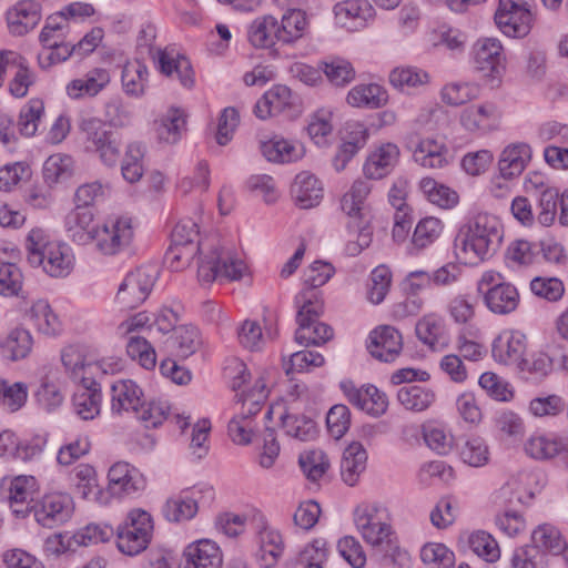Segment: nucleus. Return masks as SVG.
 Masks as SVG:
<instances>
[{
    "label": "nucleus",
    "mask_w": 568,
    "mask_h": 568,
    "mask_svg": "<svg viewBox=\"0 0 568 568\" xmlns=\"http://www.w3.org/2000/svg\"><path fill=\"white\" fill-rule=\"evenodd\" d=\"M367 454L361 443L354 442L349 444L344 453L341 462V475L348 486H354L359 475L366 468Z\"/></svg>",
    "instance_id": "46"
},
{
    "label": "nucleus",
    "mask_w": 568,
    "mask_h": 568,
    "mask_svg": "<svg viewBox=\"0 0 568 568\" xmlns=\"http://www.w3.org/2000/svg\"><path fill=\"white\" fill-rule=\"evenodd\" d=\"M532 0H499L495 22L507 37L523 38L532 27Z\"/></svg>",
    "instance_id": "12"
},
{
    "label": "nucleus",
    "mask_w": 568,
    "mask_h": 568,
    "mask_svg": "<svg viewBox=\"0 0 568 568\" xmlns=\"http://www.w3.org/2000/svg\"><path fill=\"white\" fill-rule=\"evenodd\" d=\"M473 62L476 71L481 73L483 80L490 89L501 84L506 71V58L499 40L494 38L477 40L473 47Z\"/></svg>",
    "instance_id": "11"
},
{
    "label": "nucleus",
    "mask_w": 568,
    "mask_h": 568,
    "mask_svg": "<svg viewBox=\"0 0 568 568\" xmlns=\"http://www.w3.org/2000/svg\"><path fill=\"white\" fill-rule=\"evenodd\" d=\"M70 488L83 501L100 506H111V495L100 481L97 468L89 463H80L69 475Z\"/></svg>",
    "instance_id": "13"
},
{
    "label": "nucleus",
    "mask_w": 568,
    "mask_h": 568,
    "mask_svg": "<svg viewBox=\"0 0 568 568\" xmlns=\"http://www.w3.org/2000/svg\"><path fill=\"white\" fill-rule=\"evenodd\" d=\"M399 155L398 148L393 143H385L377 148L367 158L363 171L368 180H379L392 170Z\"/></svg>",
    "instance_id": "41"
},
{
    "label": "nucleus",
    "mask_w": 568,
    "mask_h": 568,
    "mask_svg": "<svg viewBox=\"0 0 568 568\" xmlns=\"http://www.w3.org/2000/svg\"><path fill=\"white\" fill-rule=\"evenodd\" d=\"M260 151L267 161L282 164L300 161L305 155V148L301 142L281 135L261 139Z\"/></svg>",
    "instance_id": "28"
},
{
    "label": "nucleus",
    "mask_w": 568,
    "mask_h": 568,
    "mask_svg": "<svg viewBox=\"0 0 568 568\" xmlns=\"http://www.w3.org/2000/svg\"><path fill=\"white\" fill-rule=\"evenodd\" d=\"M101 222H97L89 207L75 206L65 217L64 227L68 236L77 245H95Z\"/></svg>",
    "instance_id": "22"
},
{
    "label": "nucleus",
    "mask_w": 568,
    "mask_h": 568,
    "mask_svg": "<svg viewBox=\"0 0 568 568\" xmlns=\"http://www.w3.org/2000/svg\"><path fill=\"white\" fill-rule=\"evenodd\" d=\"M44 115V102L41 99H30L20 110L18 129L22 136L32 138L37 134Z\"/></svg>",
    "instance_id": "56"
},
{
    "label": "nucleus",
    "mask_w": 568,
    "mask_h": 568,
    "mask_svg": "<svg viewBox=\"0 0 568 568\" xmlns=\"http://www.w3.org/2000/svg\"><path fill=\"white\" fill-rule=\"evenodd\" d=\"M28 264L53 280L69 277L77 265L72 246L54 235L49 229L33 226L24 240Z\"/></svg>",
    "instance_id": "2"
},
{
    "label": "nucleus",
    "mask_w": 568,
    "mask_h": 568,
    "mask_svg": "<svg viewBox=\"0 0 568 568\" xmlns=\"http://www.w3.org/2000/svg\"><path fill=\"white\" fill-rule=\"evenodd\" d=\"M195 254H199L197 280L203 286L212 284L215 280L237 281L247 270L244 258L225 247L216 234L204 236L193 246L176 245L172 242L165 262L171 270L181 271L190 264Z\"/></svg>",
    "instance_id": "1"
},
{
    "label": "nucleus",
    "mask_w": 568,
    "mask_h": 568,
    "mask_svg": "<svg viewBox=\"0 0 568 568\" xmlns=\"http://www.w3.org/2000/svg\"><path fill=\"white\" fill-rule=\"evenodd\" d=\"M384 508L378 503H362L354 510L357 530L372 546H381L389 541L392 527L384 520Z\"/></svg>",
    "instance_id": "14"
},
{
    "label": "nucleus",
    "mask_w": 568,
    "mask_h": 568,
    "mask_svg": "<svg viewBox=\"0 0 568 568\" xmlns=\"http://www.w3.org/2000/svg\"><path fill=\"white\" fill-rule=\"evenodd\" d=\"M30 514L43 528L62 527L72 520L75 514V501L67 491H49L31 506Z\"/></svg>",
    "instance_id": "9"
},
{
    "label": "nucleus",
    "mask_w": 568,
    "mask_h": 568,
    "mask_svg": "<svg viewBox=\"0 0 568 568\" xmlns=\"http://www.w3.org/2000/svg\"><path fill=\"white\" fill-rule=\"evenodd\" d=\"M526 336L519 331H504L493 342V358L503 365H516L524 369L528 364L524 359Z\"/></svg>",
    "instance_id": "23"
},
{
    "label": "nucleus",
    "mask_w": 568,
    "mask_h": 568,
    "mask_svg": "<svg viewBox=\"0 0 568 568\" xmlns=\"http://www.w3.org/2000/svg\"><path fill=\"white\" fill-rule=\"evenodd\" d=\"M346 100L354 108L378 109L386 104L388 94L376 83L358 84L351 89Z\"/></svg>",
    "instance_id": "47"
},
{
    "label": "nucleus",
    "mask_w": 568,
    "mask_h": 568,
    "mask_svg": "<svg viewBox=\"0 0 568 568\" xmlns=\"http://www.w3.org/2000/svg\"><path fill=\"white\" fill-rule=\"evenodd\" d=\"M223 551L210 538H201L187 544L181 555L179 568H222Z\"/></svg>",
    "instance_id": "20"
},
{
    "label": "nucleus",
    "mask_w": 568,
    "mask_h": 568,
    "mask_svg": "<svg viewBox=\"0 0 568 568\" xmlns=\"http://www.w3.org/2000/svg\"><path fill=\"white\" fill-rule=\"evenodd\" d=\"M341 386L348 402L358 409L373 416H381L387 410V396L375 386L358 388L351 382H344Z\"/></svg>",
    "instance_id": "27"
},
{
    "label": "nucleus",
    "mask_w": 568,
    "mask_h": 568,
    "mask_svg": "<svg viewBox=\"0 0 568 568\" xmlns=\"http://www.w3.org/2000/svg\"><path fill=\"white\" fill-rule=\"evenodd\" d=\"M414 161L425 169H443L449 163V151L442 139L427 136L412 146Z\"/></svg>",
    "instance_id": "35"
},
{
    "label": "nucleus",
    "mask_w": 568,
    "mask_h": 568,
    "mask_svg": "<svg viewBox=\"0 0 568 568\" xmlns=\"http://www.w3.org/2000/svg\"><path fill=\"white\" fill-rule=\"evenodd\" d=\"M153 60L161 74L178 80L183 88L189 90L195 85V72L191 61L178 49L173 47L159 49Z\"/></svg>",
    "instance_id": "17"
},
{
    "label": "nucleus",
    "mask_w": 568,
    "mask_h": 568,
    "mask_svg": "<svg viewBox=\"0 0 568 568\" xmlns=\"http://www.w3.org/2000/svg\"><path fill=\"white\" fill-rule=\"evenodd\" d=\"M75 172L74 159L65 153H53L42 165V178L50 187L69 182Z\"/></svg>",
    "instance_id": "40"
},
{
    "label": "nucleus",
    "mask_w": 568,
    "mask_h": 568,
    "mask_svg": "<svg viewBox=\"0 0 568 568\" xmlns=\"http://www.w3.org/2000/svg\"><path fill=\"white\" fill-rule=\"evenodd\" d=\"M158 272L155 267L143 265L125 274L119 284L114 303L120 310H133L143 304L149 297Z\"/></svg>",
    "instance_id": "10"
},
{
    "label": "nucleus",
    "mask_w": 568,
    "mask_h": 568,
    "mask_svg": "<svg viewBox=\"0 0 568 568\" xmlns=\"http://www.w3.org/2000/svg\"><path fill=\"white\" fill-rule=\"evenodd\" d=\"M79 131L83 136L84 151L90 154L97 153L116 138L111 130L106 129V124L101 118L92 115L80 119Z\"/></svg>",
    "instance_id": "38"
},
{
    "label": "nucleus",
    "mask_w": 568,
    "mask_h": 568,
    "mask_svg": "<svg viewBox=\"0 0 568 568\" xmlns=\"http://www.w3.org/2000/svg\"><path fill=\"white\" fill-rule=\"evenodd\" d=\"M144 393L133 379H118L111 385V414L135 413L142 405Z\"/></svg>",
    "instance_id": "30"
},
{
    "label": "nucleus",
    "mask_w": 568,
    "mask_h": 568,
    "mask_svg": "<svg viewBox=\"0 0 568 568\" xmlns=\"http://www.w3.org/2000/svg\"><path fill=\"white\" fill-rule=\"evenodd\" d=\"M6 489L11 514L16 518L24 519L30 514L31 506L29 505L39 494L41 484L33 475H17L8 479Z\"/></svg>",
    "instance_id": "19"
},
{
    "label": "nucleus",
    "mask_w": 568,
    "mask_h": 568,
    "mask_svg": "<svg viewBox=\"0 0 568 568\" xmlns=\"http://www.w3.org/2000/svg\"><path fill=\"white\" fill-rule=\"evenodd\" d=\"M367 348L378 361L393 362L403 348L402 335L392 326H379L371 332Z\"/></svg>",
    "instance_id": "31"
},
{
    "label": "nucleus",
    "mask_w": 568,
    "mask_h": 568,
    "mask_svg": "<svg viewBox=\"0 0 568 568\" xmlns=\"http://www.w3.org/2000/svg\"><path fill=\"white\" fill-rule=\"evenodd\" d=\"M484 302L487 308L498 315L514 312L519 305V293L510 283H503L485 291Z\"/></svg>",
    "instance_id": "42"
},
{
    "label": "nucleus",
    "mask_w": 568,
    "mask_h": 568,
    "mask_svg": "<svg viewBox=\"0 0 568 568\" xmlns=\"http://www.w3.org/2000/svg\"><path fill=\"white\" fill-rule=\"evenodd\" d=\"M61 364L68 377L80 384L87 383V379L94 378V363L89 359L85 349L80 345H67L61 349Z\"/></svg>",
    "instance_id": "32"
},
{
    "label": "nucleus",
    "mask_w": 568,
    "mask_h": 568,
    "mask_svg": "<svg viewBox=\"0 0 568 568\" xmlns=\"http://www.w3.org/2000/svg\"><path fill=\"white\" fill-rule=\"evenodd\" d=\"M23 316L38 334L53 337L63 331L62 320L47 298L32 300Z\"/></svg>",
    "instance_id": "24"
},
{
    "label": "nucleus",
    "mask_w": 568,
    "mask_h": 568,
    "mask_svg": "<svg viewBox=\"0 0 568 568\" xmlns=\"http://www.w3.org/2000/svg\"><path fill=\"white\" fill-rule=\"evenodd\" d=\"M294 103L292 91L285 85H274L254 105V114L267 120L291 109Z\"/></svg>",
    "instance_id": "36"
},
{
    "label": "nucleus",
    "mask_w": 568,
    "mask_h": 568,
    "mask_svg": "<svg viewBox=\"0 0 568 568\" xmlns=\"http://www.w3.org/2000/svg\"><path fill=\"white\" fill-rule=\"evenodd\" d=\"M503 240L499 220L479 213L460 226L454 240V254L465 264H477L491 257Z\"/></svg>",
    "instance_id": "3"
},
{
    "label": "nucleus",
    "mask_w": 568,
    "mask_h": 568,
    "mask_svg": "<svg viewBox=\"0 0 568 568\" xmlns=\"http://www.w3.org/2000/svg\"><path fill=\"white\" fill-rule=\"evenodd\" d=\"M373 189L372 182L357 179L341 199V209L348 216L349 240L345 251L351 256L358 255L372 243L373 227L366 200Z\"/></svg>",
    "instance_id": "4"
},
{
    "label": "nucleus",
    "mask_w": 568,
    "mask_h": 568,
    "mask_svg": "<svg viewBox=\"0 0 568 568\" xmlns=\"http://www.w3.org/2000/svg\"><path fill=\"white\" fill-rule=\"evenodd\" d=\"M469 549L487 562H496L500 558V549L495 538L483 530H477L468 536Z\"/></svg>",
    "instance_id": "64"
},
{
    "label": "nucleus",
    "mask_w": 568,
    "mask_h": 568,
    "mask_svg": "<svg viewBox=\"0 0 568 568\" xmlns=\"http://www.w3.org/2000/svg\"><path fill=\"white\" fill-rule=\"evenodd\" d=\"M24 275L14 263H0V295L3 297H23Z\"/></svg>",
    "instance_id": "60"
},
{
    "label": "nucleus",
    "mask_w": 568,
    "mask_h": 568,
    "mask_svg": "<svg viewBox=\"0 0 568 568\" xmlns=\"http://www.w3.org/2000/svg\"><path fill=\"white\" fill-rule=\"evenodd\" d=\"M154 519L150 511L135 507L130 509L115 528L116 547L126 556H138L152 541Z\"/></svg>",
    "instance_id": "6"
},
{
    "label": "nucleus",
    "mask_w": 568,
    "mask_h": 568,
    "mask_svg": "<svg viewBox=\"0 0 568 568\" xmlns=\"http://www.w3.org/2000/svg\"><path fill=\"white\" fill-rule=\"evenodd\" d=\"M139 222L129 214H110L101 221L94 250L102 256L113 257L133 248Z\"/></svg>",
    "instance_id": "5"
},
{
    "label": "nucleus",
    "mask_w": 568,
    "mask_h": 568,
    "mask_svg": "<svg viewBox=\"0 0 568 568\" xmlns=\"http://www.w3.org/2000/svg\"><path fill=\"white\" fill-rule=\"evenodd\" d=\"M419 190L432 204L449 210L458 204V193L449 186L426 176L419 181Z\"/></svg>",
    "instance_id": "48"
},
{
    "label": "nucleus",
    "mask_w": 568,
    "mask_h": 568,
    "mask_svg": "<svg viewBox=\"0 0 568 568\" xmlns=\"http://www.w3.org/2000/svg\"><path fill=\"white\" fill-rule=\"evenodd\" d=\"M214 498L213 486L197 483L168 497L162 506V515L169 523H186L197 515L200 504H211Z\"/></svg>",
    "instance_id": "7"
},
{
    "label": "nucleus",
    "mask_w": 568,
    "mask_h": 568,
    "mask_svg": "<svg viewBox=\"0 0 568 568\" xmlns=\"http://www.w3.org/2000/svg\"><path fill=\"white\" fill-rule=\"evenodd\" d=\"M145 154L146 146L143 142L132 141L126 144L121 160V174L124 181L130 184L141 181L145 172Z\"/></svg>",
    "instance_id": "45"
},
{
    "label": "nucleus",
    "mask_w": 568,
    "mask_h": 568,
    "mask_svg": "<svg viewBox=\"0 0 568 568\" xmlns=\"http://www.w3.org/2000/svg\"><path fill=\"white\" fill-rule=\"evenodd\" d=\"M292 193L301 209H311L320 204L323 187L315 175L304 171L295 176Z\"/></svg>",
    "instance_id": "43"
},
{
    "label": "nucleus",
    "mask_w": 568,
    "mask_h": 568,
    "mask_svg": "<svg viewBox=\"0 0 568 568\" xmlns=\"http://www.w3.org/2000/svg\"><path fill=\"white\" fill-rule=\"evenodd\" d=\"M211 184L210 168L205 161H200L193 171L183 175L176 182V190L182 195H201Z\"/></svg>",
    "instance_id": "49"
},
{
    "label": "nucleus",
    "mask_w": 568,
    "mask_h": 568,
    "mask_svg": "<svg viewBox=\"0 0 568 568\" xmlns=\"http://www.w3.org/2000/svg\"><path fill=\"white\" fill-rule=\"evenodd\" d=\"M562 450L561 437L547 434H535L525 443V452L537 460H548Z\"/></svg>",
    "instance_id": "52"
},
{
    "label": "nucleus",
    "mask_w": 568,
    "mask_h": 568,
    "mask_svg": "<svg viewBox=\"0 0 568 568\" xmlns=\"http://www.w3.org/2000/svg\"><path fill=\"white\" fill-rule=\"evenodd\" d=\"M125 353L130 359L146 371L155 368L156 351L146 337H132L125 342Z\"/></svg>",
    "instance_id": "57"
},
{
    "label": "nucleus",
    "mask_w": 568,
    "mask_h": 568,
    "mask_svg": "<svg viewBox=\"0 0 568 568\" xmlns=\"http://www.w3.org/2000/svg\"><path fill=\"white\" fill-rule=\"evenodd\" d=\"M152 328V313L140 311L125 316L114 327V335L128 342L132 337H142L141 333Z\"/></svg>",
    "instance_id": "54"
},
{
    "label": "nucleus",
    "mask_w": 568,
    "mask_h": 568,
    "mask_svg": "<svg viewBox=\"0 0 568 568\" xmlns=\"http://www.w3.org/2000/svg\"><path fill=\"white\" fill-rule=\"evenodd\" d=\"M150 83L148 65L139 60H128L121 70V87L123 92L131 98H142Z\"/></svg>",
    "instance_id": "37"
},
{
    "label": "nucleus",
    "mask_w": 568,
    "mask_h": 568,
    "mask_svg": "<svg viewBox=\"0 0 568 568\" xmlns=\"http://www.w3.org/2000/svg\"><path fill=\"white\" fill-rule=\"evenodd\" d=\"M79 548L75 534L59 531L49 535L42 545V552L47 559H59L62 556L74 554Z\"/></svg>",
    "instance_id": "58"
},
{
    "label": "nucleus",
    "mask_w": 568,
    "mask_h": 568,
    "mask_svg": "<svg viewBox=\"0 0 568 568\" xmlns=\"http://www.w3.org/2000/svg\"><path fill=\"white\" fill-rule=\"evenodd\" d=\"M277 41H280L277 19L273 16L257 18L251 27V44L256 48L270 49Z\"/></svg>",
    "instance_id": "55"
},
{
    "label": "nucleus",
    "mask_w": 568,
    "mask_h": 568,
    "mask_svg": "<svg viewBox=\"0 0 568 568\" xmlns=\"http://www.w3.org/2000/svg\"><path fill=\"white\" fill-rule=\"evenodd\" d=\"M333 337V328L316 320L306 323H298L295 333V341L305 346L321 345Z\"/></svg>",
    "instance_id": "63"
},
{
    "label": "nucleus",
    "mask_w": 568,
    "mask_h": 568,
    "mask_svg": "<svg viewBox=\"0 0 568 568\" xmlns=\"http://www.w3.org/2000/svg\"><path fill=\"white\" fill-rule=\"evenodd\" d=\"M418 339L434 351L442 349L447 345V331L444 320L429 313L420 317L415 326Z\"/></svg>",
    "instance_id": "39"
},
{
    "label": "nucleus",
    "mask_w": 568,
    "mask_h": 568,
    "mask_svg": "<svg viewBox=\"0 0 568 568\" xmlns=\"http://www.w3.org/2000/svg\"><path fill=\"white\" fill-rule=\"evenodd\" d=\"M33 398L37 406L45 413H55L62 407L65 393L57 368L43 367L39 371Z\"/></svg>",
    "instance_id": "16"
},
{
    "label": "nucleus",
    "mask_w": 568,
    "mask_h": 568,
    "mask_svg": "<svg viewBox=\"0 0 568 568\" xmlns=\"http://www.w3.org/2000/svg\"><path fill=\"white\" fill-rule=\"evenodd\" d=\"M34 345L31 332L22 326L11 328L0 338V357L10 363L27 359Z\"/></svg>",
    "instance_id": "33"
},
{
    "label": "nucleus",
    "mask_w": 568,
    "mask_h": 568,
    "mask_svg": "<svg viewBox=\"0 0 568 568\" xmlns=\"http://www.w3.org/2000/svg\"><path fill=\"white\" fill-rule=\"evenodd\" d=\"M102 399L101 385L95 379H87L72 396L73 412L82 420H92L101 413Z\"/></svg>",
    "instance_id": "34"
},
{
    "label": "nucleus",
    "mask_w": 568,
    "mask_h": 568,
    "mask_svg": "<svg viewBox=\"0 0 568 568\" xmlns=\"http://www.w3.org/2000/svg\"><path fill=\"white\" fill-rule=\"evenodd\" d=\"M435 393L430 388L419 385H406L397 392V399L405 409L424 412L435 402Z\"/></svg>",
    "instance_id": "53"
},
{
    "label": "nucleus",
    "mask_w": 568,
    "mask_h": 568,
    "mask_svg": "<svg viewBox=\"0 0 568 568\" xmlns=\"http://www.w3.org/2000/svg\"><path fill=\"white\" fill-rule=\"evenodd\" d=\"M29 387L24 382L0 378V408L7 413L21 410L28 402Z\"/></svg>",
    "instance_id": "50"
},
{
    "label": "nucleus",
    "mask_w": 568,
    "mask_h": 568,
    "mask_svg": "<svg viewBox=\"0 0 568 568\" xmlns=\"http://www.w3.org/2000/svg\"><path fill=\"white\" fill-rule=\"evenodd\" d=\"M42 19V6L38 0H19L4 12L10 34L21 37L38 27Z\"/></svg>",
    "instance_id": "21"
},
{
    "label": "nucleus",
    "mask_w": 568,
    "mask_h": 568,
    "mask_svg": "<svg viewBox=\"0 0 568 568\" xmlns=\"http://www.w3.org/2000/svg\"><path fill=\"white\" fill-rule=\"evenodd\" d=\"M146 487V477L129 462L118 460L106 471V485L111 495V504L115 498L138 495Z\"/></svg>",
    "instance_id": "15"
},
{
    "label": "nucleus",
    "mask_w": 568,
    "mask_h": 568,
    "mask_svg": "<svg viewBox=\"0 0 568 568\" xmlns=\"http://www.w3.org/2000/svg\"><path fill=\"white\" fill-rule=\"evenodd\" d=\"M189 114L185 109L170 105L160 112L152 122L155 140L162 145L178 144L187 130Z\"/></svg>",
    "instance_id": "18"
},
{
    "label": "nucleus",
    "mask_w": 568,
    "mask_h": 568,
    "mask_svg": "<svg viewBox=\"0 0 568 568\" xmlns=\"http://www.w3.org/2000/svg\"><path fill=\"white\" fill-rule=\"evenodd\" d=\"M111 82V72L103 67L90 69L82 78L69 81L65 85V94L71 100H80L85 97L93 98L102 92Z\"/></svg>",
    "instance_id": "29"
},
{
    "label": "nucleus",
    "mask_w": 568,
    "mask_h": 568,
    "mask_svg": "<svg viewBox=\"0 0 568 568\" xmlns=\"http://www.w3.org/2000/svg\"><path fill=\"white\" fill-rule=\"evenodd\" d=\"M307 26L306 16L302 10H288L283 14L281 22H278L280 42L292 43L301 39Z\"/></svg>",
    "instance_id": "59"
},
{
    "label": "nucleus",
    "mask_w": 568,
    "mask_h": 568,
    "mask_svg": "<svg viewBox=\"0 0 568 568\" xmlns=\"http://www.w3.org/2000/svg\"><path fill=\"white\" fill-rule=\"evenodd\" d=\"M251 550L260 568H273L284 551V540L278 530L268 525L260 510L251 511Z\"/></svg>",
    "instance_id": "8"
},
{
    "label": "nucleus",
    "mask_w": 568,
    "mask_h": 568,
    "mask_svg": "<svg viewBox=\"0 0 568 568\" xmlns=\"http://www.w3.org/2000/svg\"><path fill=\"white\" fill-rule=\"evenodd\" d=\"M531 158L530 146L515 143L506 146L500 154L498 168L504 179H514L523 173Z\"/></svg>",
    "instance_id": "44"
},
{
    "label": "nucleus",
    "mask_w": 568,
    "mask_h": 568,
    "mask_svg": "<svg viewBox=\"0 0 568 568\" xmlns=\"http://www.w3.org/2000/svg\"><path fill=\"white\" fill-rule=\"evenodd\" d=\"M559 191L556 187H545L538 193L537 213L535 221L541 226H551L558 216Z\"/></svg>",
    "instance_id": "61"
},
{
    "label": "nucleus",
    "mask_w": 568,
    "mask_h": 568,
    "mask_svg": "<svg viewBox=\"0 0 568 568\" xmlns=\"http://www.w3.org/2000/svg\"><path fill=\"white\" fill-rule=\"evenodd\" d=\"M501 113L493 102L471 104L459 115L462 126L471 133H487L498 129Z\"/></svg>",
    "instance_id": "26"
},
{
    "label": "nucleus",
    "mask_w": 568,
    "mask_h": 568,
    "mask_svg": "<svg viewBox=\"0 0 568 568\" xmlns=\"http://www.w3.org/2000/svg\"><path fill=\"white\" fill-rule=\"evenodd\" d=\"M203 336L193 324L178 325L163 342L164 351L172 357L186 359L203 346Z\"/></svg>",
    "instance_id": "25"
},
{
    "label": "nucleus",
    "mask_w": 568,
    "mask_h": 568,
    "mask_svg": "<svg viewBox=\"0 0 568 568\" xmlns=\"http://www.w3.org/2000/svg\"><path fill=\"white\" fill-rule=\"evenodd\" d=\"M223 377L231 389L235 393L236 400L247 398V367L244 359L230 356L225 359Z\"/></svg>",
    "instance_id": "51"
},
{
    "label": "nucleus",
    "mask_w": 568,
    "mask_h": 568,
    "mask_svg": "<svg viewBox=\"0 0 568 568\" xmlns=\"http://www.w3.org/2000/svg\"><path fill=\"white\" fill-rule=\"evenodd\" d=\"M444 231V223L435 216L422 219L413 233L412 244L418 250L426 248L434 244Z\"/></svg>",
    "instance_id": "62"
}]
</instances>
